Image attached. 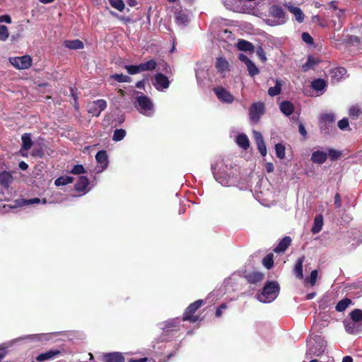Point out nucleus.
Segmentation results:
<instances>
[{"label": "nucleus", "mask_w": 362, "mask_h": 362, "mask_svg": "<svg viewBox=\"0 0 362 362\" xmlns=\"http://www.w3.org/2000/svg\"><path fill=\"white\" fill-rule=\"evenodd\" d=\"M262 264L267 269H270L274 265L273 255L269 253L267 255L262 259Z\"/></svg>", "instance_id": "46"}, {"label": "nucleus", "mask_w": 362, "mask_h": 362, "mask_svg": "<svg viewBox=\"0 0 362 362\" xmlns=\"http://www.w3.org/2000/svg\"><path fill=\"white\" fill-rule=\"evenodd\" d=\"M279 109L281 112L286 116L292 115L294 112L293 103L288 100L282 101L279 105Z\"/></svg>", "instance_id": "25"}, {"label": "nucleus", "mask_w": 362, "mask_h": 362, "mask_svg": "<svg viewBox=\"0 0 362 362\" xmlns=\"http://www.w3.org/2000/svg\"><path fill=\"white\" fill-rule=\"evenodd\" d=\"M211 169L214 179L223 187L236 186L240 182L239 169L228 158H218Z\"/></svg>", "instance_id": "1"}, {"label": "nucleus", "mask_w": 362, "mask_h": 362, "mask_svg": "<svg viewBox=\"0 0 362 362\" xmlns=\"http://www.w3.org/2000/svg\"><path fill=\"white\" fill-rule=\"evenodd\" d=\"M89 185V180L86 176H79L78 180L75 184V189L77 192H82V194H86L89 189L88 188V186Z\"/></svg>", "instance_id": "16"}, {"label": "nucleus", "mask_w": 362, "mask_h": 362, "mask_svg": "<svg viewBox=\"0 0 362 362\" xmlns=\"http://www.w3.org/2000/svg\"><path fill=\"white\" fill-rule=\"evenodd\" d=\"M60 354V351L59 350H49L45 353H42L39 354L36 357V361L37 362H45L46 361H49L56 356H59Z\"/></svg>", "instance_id": "20"}, {"label": "nucleus", "mask_w": 362, "mask_h": 362, "mask_svg": "<svg viewBox=\"0 0 362 362\" xmlns=\"http://www.w3.org/2000/svg\"><path fill=\"white\" fill-rule=\"evenodd\" d=\"M213 90L217 98L223 103L231 104L235 100V97L222 86L215 87Z\"/></svg>", "instance_id": "11"}, {"label": "nucleus", "mask_w": 362, "mask_h": 362, "mask_svg": "<svg viewBox=\"0 0 362 362\" xmlns=\"http://www.w3.org/2000/svg\"><path fill=\"white\" fill-rule=\"evenodd\" d=\"M305 257L302 256L298 258L296 265L294 267L293 272L296 275V278L299 279H303V264L304 262Z\"/></svg>", "instance_id": "26"}, {"label": "nucleus", "mask_w": 362, "mask_h": 362, "mask_svg": "<svg viewBox=\"0 0 362 362\" xmlns=\"http://www.w3.org/2000/svg\"><path fill=\"white\" fill-rule=\"evenodd\" d=\"M110 14L111 16H112L113 17L117 18H118L119 20H120L122 21H124V22H126V23L129 22V18L120 16L115 11H110Z\"/></svg>", "instance_id": "61"}, {"label": "nucleus", "mask_w": 362, "mask_h": 362, "mask_svg": "<svg viewBox=\"0 0 362 362\" xmlns=\"http://www.w3.org/2000/svg\"><path fill=\"white\" fill-rule=\"evenodd\" d=\"M95 160L99 165L97 169L98 173H100L107 168L109 160L106 151H99L95 155Z\"/></svg>", "instance_id": "13"}, {"label": "nucleus", "mask_w": 362, "mask_h": 362, "mask_svg": "<svg viewBox=\"0 0 362 362\" xmlns=\"http://www.w3.org/2000/svg\"><path fill=\"white\" fill-rule=\"evenodd\" d=\"M153 86L158 90L162 91L169 87L170 81L166 76L159 73L155 76V82L153 83Z\"/></svg>", "instance_id": "14"}, {"label": "nucleus", "mask_w": 362, "mask_h": 362, "mask_svg": "<svg viewBox=\"0 0 362 362\" xmlns=\"http://www.w3.org/2000/svg\"><path fill=\"white\" fill-rule=\"evenodd\" d=\"M74 182V177L71 176H61L54 181L56 186H64Z\"/></svg>", "instance_id": "41"}, {"label": "nucleus", "mask_w": 362, "mask_h": 362, "mask_svg": "<svg viewBox=\"0 0 362 362\" xmlns=\"http://www.w3.org/2000/svg\"><path fill=\"white\" fill-rule=\"evenodd\" d=\"M110 5L119 11H122L125 8V4L123 0H108Z\"/></svg>", "instance_id": "47"}, {"label": "nucleus", "mask_w": 362, "mask_h": 362, "mask_svg": "<svg viewBox=\"0 0 362 362\" xmlns=\"http://www.w3.org/2000/svg\"><path fill=\"white\" fill-rule=\"evenodd\" d=\"M265 106L262 102H256L252 103L249 108V115L250 120L254 123H257L260 117L264 114Z\"/></svg>", "instance_id": "7"}, {"label": "nucleus", "mask_w": 362, "mask_h": 362, "mask_svg": "<svg viewBox=\"0 0 362 362\" xmlns=\"http://www.w3.org/2000/svg\"><path fill=\"white\" fill-rule=\"evenodd\" d=\"M361 110L356 106H352L349 109V116L353 119H358L361 114Z\"/></svg>", "instance_id": "53"}, {"label": "nucleus", "mask_w": 362, "mask_h": 362, "mask_svg": "<svg viewBox=\"0 0 362 362\" xmlns=\"http://www.w3.org/2000/svg\"><path fill=\"white\" fill-rule=\"evenodd\" d=\"M306 358H311L314 356H320L326 349V341L320 335L310 336L307 339Z\"/></svg>", "instance_id": "2"}, {"label": "nucleus", "mask_w": 362, "mask_h": 362, "mask_svg": "<svg viewBox=\"0 0 362 362\" xmlns=\"http://www.w3.org/2000/svg\"><path fill=\"white\" fill-rule=\"evenodd\" d=\"M327 153V158L329 157L332 160L338 159L341 154L339 151L335 150L334 148H328Z\"/></svg>", "instance_id": "50"}, {"label": "nucleus", "mask_w": 362, "mask_h": 362, "mask_svg": "<svg viewBox=\"0 0 362 362\" xmlns=\"http://www.w3.org/2000/svg\"><path fill=\"white\" fill-rule=\"evenodd\" d=\"M9 62L17 69H27L32 65V58L29 55L10 57Z\"/></svg>", "instance_id": "9"}, {"label": "nucleus", "mask_w": 362, "mask_h": 362, "mask_svg": "<svg viewBox=\"0 0 362 362\" xmlns=\"http://www.w3.org/2000/svg\"><path fill=\"white\" fill-rule=\"evenodd\" d=\"M332 78L335 79L336 81H339L346 74V69L344 67H337L333 69L331 71Z\"/></svg>", "instance_id": "37"}, {"label": "nucleus", "mask_w": 362, "mask_h": 362, "mask_svg": "<svg viewBox=\"0 0 362 362\" xmlns=\"http://www.w3.org/2000/svg\"><path fill=\"white\" fill-rule=\"evenodd\" d=\"M203 300H197L194 303H191L185 310L182 317L183 321H190L195 322L198 320L199 317L194 316V313L202 305Z\"/></svg>", "instance_id": "8"}, {"label": "nucleus", "mask_w": 362, "mask_h": 362, "mask_svg": "<svg viewBox=\"0 0 362 362\" xmlns=\"http://www.w3.org/2000/svg\"><path fill=\"white\" fill-rule=\"evenodd\" d=\"M22 145L20 152L23 156H25L26 153L23 151H28L33 146V141L31 139V134L29 133H25L21 136Z\"/></svg>", "instance_id": "19"}, {"label": "nucleus", "mask_w": 362, "mask_h": 362, "mask_svg": "<svg viewBox=\"0 0 362 362\" xmlns=\"http://www.w3.org/2000/svg\"><path fill=\"white\" fill-rule=\"evenodd\" d=\"M299 133L303 136L306 137L307 132L303 123L300 122L298 124Z\"/></svg>", "instance_id": "64"}, {"label": "nucleus", "mask_w": 362, "mask_h": 362, "mask_svg": "<svg viewBox=\"0 0 362 362\" xmlns=\"http://www.w3.org/2000/svg\"><path fill=\"white\" fill-rule=\"evenodd\" d=\"M140 67H141L140 64H139V65H126L124 66V68L127 71V72L132 75L136 74L141 72Z\"/></svg>", "instance_id": "49"}, {"label": "nucleus", "mask_w": 362, "mask_h": 362, "mask_svg": "<svg viewBox=\"0 0 362 362\" xmlns=\"http://www.w3.org/2000/svg\"><path fill=\"white\" fill-rule=\"evenodd\" d=\"M275 151L276 156L280 158L283 159L285 158V147L281 144H277L275 145Z\"/></svg>", "instance_id": "51"}, {"label": "nucleus", "mask_w": 362, "mask_h": 362, "mask_svg": "<svg viewBox=\"0 0 362 362\" xmlns=\"http://www.w3.org/2000/svg\"><path fill=\"white\" fill-rule=\"evenodd\" d=\"M110 78L119 83H130L132 81V78L130 76L122 74H112L110 75Z\"/></svg>", "instance_id": "39"}, {"label": "nucleus", "mask_w": 362, "mask_h": 362, "mask_svg": "<svg viewBox=\"0 0 362 362\" xmlns=\"http://www.w3.org/2000/svg\"><path fill=\"white\" fill-rule=\"evenodd\" d=\"M129 362H155V361L145 357V358H141L139 359L131 358L129 361Z\"/></svg>", "instance_id": "62"}, {"label": "nucleus", "mask_w": 362, "mask_h": 362, "mask_svg": "<svg viewBox=\"0 0 362 362\" xmlns=\"http://www.w3.org/2000/svg\"><path fill=\"white\" fill-rule=\"evenodd\" d=\"M317 64V61L311 57H308L307 62L302 66L303 71H308Z\"/></svg>", "instance_id": "48"}, {"label": "nucleus", "mask_w": 362, "mask_h": 362, "mask_svg": "<svg viewBox=\"0 0 362 362\" xmlns=\"http://www.w3.org/2000/svg\"><path fill=\"white\" fill-rule=\"evenodd\" d=\"M105 362H124V357L119 352H112L104 355Z\"/></svg>", "instance_id": "24"}, {"label": "nucleus", "mask_w": 362, "mask_h": 362, "mask_svg": "<svg viewBox=\"0 0 362 362\" xmlns=\"http://www.w3.org/2000/svg\"><path fill=\"white\" fill-rule=\"evenodd\" d=\"M317 275H318L317 270H316V269L313 270L310 273V276L307 277L305 279V281H304L305 286H307L309 284L310 286H313L316 283Z\"/></svg>", "instance_id": "42"}, {"label": "nucleus", "mask_w": 362, "mask_h": 362, "mask_svg": "<svg viewBox=\"0 0 362 362\" xmlns=\"http://www.w3.org/2000/svg\"><path fill=\"white\" fill-rule=\"evenodd\" d=\"M134 106L144 115L151 117L153 114V105L150 98L145 95L141 94L136 97Z\"/></svg>", "instance_id": "6"}, {"label": "nucleus", "mask_w": 362, "mask_h": 362, "mask_svg": "<svg viewBox=\"0 0 362 362\" xmlns=\"http://www.w3.org/2000/svg\"><path fill=\"white\" fill-rule=\"evenodd\" d=\"M48 334H30L27 335L23 337H20L18 339H15L13 341L9 342L10 344H13V342L25 339H37V340H49Z\"/></svg>", "instance_id": "36"}, {"label": "nucleus", "mask_w": 362, "mask_h": 362, "mask_svg": "<svg viewBox=\"0 0 362 362\" xmlns=\"http://www.w3.org/2000/svg\"><path fill=\"white\" fill-rule=\"evenodd\" d=\"M71 173L74 175H80L86 173L85 168L83 165L78 164L74 166Z\"/></svg>", "instance_id": "56"}, {"label": "nucleus", "mask_w": 362, "mask_h": 362, "mask_svg": "<svg viewBox=\"0 0 362 362\" xmlns=\"http://www.w3.org/2000/svg\"><path fill=\"white\" fill-rule=\"evenodd\" d=\"M64 46L70 49H81L84 47L83 42L80 40H65Z\"/></svg>", "instance_id": "30"}, {"label": "nucleus", "mask_w": 362, "mask_h": 362, "mask_svg": "<svg viewBox=\"0 0 362 362\" xmlns=\"http://www.w3.org/2000/svg\"><path fill=\"white\" fill-rule=\"evenodd\" d=\"M312 21L313 23H317L321 27H326L327 25V22L322 20L321 17L318 15L313 16L312 17Z\"/></svg>", "instance_id": "58"}, {"label": "nucleus", "mask_w": 362, "mask_h": 362, "mask_svg": "<svg viewBox=\"0 0 362 362\" xmlns=\"http://www.w3.org/2000/svg\"><path fill=\"white\" fill-rule=\"evenodd\" d=\"M348 126L349 121L346 118H343L338 122V127L341 130H344Z\"/></svg>", "instance_id": "60"}, {"label": "nucleus", "mask_w": 362, "mask_h": 362, "mask_svg": "<svg viewBox=\"0 0 362 362\" xmlns=\"http://www.w3.org/2000/svg\"><path fill=\"white\" fill-rule=\"evenodd\" d=\"M345 10L336 11L332 14L331 22L334 30H339L344 24L345 19Z\"/></svg>", "instance_id": "12"}, {"label": "nucleus", "mask_w": 362, "mask_h": 362, "mask_svg": "<svg viewBox=\"0 0 362 362\" xmlns=\"http://www.w3.org/2000/svg\"><path fill=\"white\" fill-rule=\"evenodd\" d=\"M126 136V131L122 129H116L114 131L112 140L115 141H119L122 140Z\"/></svg>", "instance_id": "45"}, {"label": "nucleus", "mask_w": 362, "mask_h": 362, "mask_svg": "<svg viewBox=\"0 0 362 362\" xmlns=\"http://www.w3.org/2000/svg\"><path fill=\"white\" fill-rule=\"evenodd\" d=\"M351 300L349 298H344L338 302L336 305L335 309L338 312H343L351 304Z\"/></svg>", "instance_id": "43"}, {"label": "nucleus", "mask_w": 362, "mask_h": 362, "mask_svg": "<svg viewBox=\"0 0 362 362\" xmlns=\"http://www.w3.org/2000/svg\"><path fill=\"white\" fill-rule=\"evenodd\" d=\"M189 19L187 14L180 11L175 13V22L179 25H186L188 23Z\"/></svg>", "instance_id": "38"}, {"label": "nucleus", "mask_w": 362, "mask_h": 362, "mask_svg": "<svg viewBox=\"0 0 362 362\" xmlns=\"http://www.w3.org/2000/svg\"><path fill=\"white\" fill-rule=\"evenodd\" d=\"M229 64L223 57H218L216 62V69L220 73H223L228 70Z\"/></svg>", "instance_id": "32"}, {"label": "nucleus", "mask_w": 362, "mask_h": 362, "mask_svg": "<svg viewBox=\"0 0 362 362\" xmlns=\"http://www.w3.org/2000/svg\"><path fill=\"white\" fill-rule=\"evenodd\" d=\"M334 205L336 208H339L341 206V197L338 193H337L334 196Z\"/></svg>", "instance_id": "63"}, {"label": "nucleus", "mask_w": 362, "mask_h": 362, "mask_svg": "<svg viewBox=\"0 0 362 362\" xmlns=\"http://www.w3.org/2000/svg\"><path fill=\"white\" fill-rule=\"evenodd\" d=\"M180 321L181 320L180 318L170 319L160 323L158 325L165 332H169L177 330Z\"/></svg>", "instance_id": "15"}, {"label": "nucleus", "mask_w": 362, "mask_h": 362, "mask_svg": "<svg viewBox=\"0 0 362 362\" xmlns=\"http://www.w3.org/2000/svg\"><path fill=\"white\" fill-rule=\"evenodd\" d=\"M282 83L279 79L275 80V86L270 87L268 90V94L271 97H274L279 95L281 92Z\"/></svg>", "instance_id": "34"}, {"label": "nucleus", "mask_w": 362, "mask_h": 362, "mask_svg": "<svg viewBox=\"0 0 362 362\" xmlns=\"http://www.w3.org/2000/svg\"><path fill=\"white\" fill-rule=\"evenodd\" d=\"M32 154L33 156L42 158L44 156V151L41 147H34Z\"/></svg>", "instance_id": "59"}, {"label": "nucleus", "mask_w": 362, "mask_h": 362, "mask_svg": "<svg viewBox=\"0 0 362 362\" xmlns=\"http://www.w3.org/2000/svg\"><path fill=\"white\" fill-rule=\"evenodd\" d=\"M13 180V178L11 173L3 171L0 173V185L4 187H8Z\"/></svg>", "instance_id": "27"}, {"label": "nucleus", "mask_w": 362, "mask_h": 362, "mask_svg": "<svg viewBox=\"0 0 362 362\" xmlns=\"http://www.w3.org/2000/svg\"><path fill=\"white\" fill-rule=\"evenodd\" d=\"M279 290L280 287L276 281H267L261 293L257 295V298L262 303H269L277 298Z\"/></svg>", "instance_id": "5"}, {"label": "nucleus", "mask_w": 362, "mask_h": 362, "mask_svg": "<svg viewBox=\"0 0 362 362\" xmlns=\"http://www.w3.org/2000/svg\"><path fill=\"white\" fill-rule=\"evenodd\" d=\"M245 277L249 283L255 284L262 281L264 278V274L262 272H253L246 274Z\"/></svg>", "instance_id": "22"}, {"label": "nucleus", "mask_w": 362, "mask_h": 362, "mask_svg": "<svg viewBox=\"0 0 362 362\" xmlns=\"http://www.w3.org/2000/svg\"><path fill=\"white\" fill-rule=\"evenodd\" d=\"M334 122V116L332 114H325L322 115L320 121V125L321 130H325L324 127L325 124H328L329 127H332Z\"/></svg>", "instance_id": "28"}, {"label": "nucleus", "mask_w": 362, "mask_h": 362, "mask_svg": "<svg viewBox=\"0 0 362 362\" xmlns=\"http://www.w3.org/2000/svg\"><path fill=\"white\" fill-rule=\"evenodd\" d=\"M257 55L263 62L267 60L266 54L264 49L261 46H258L255 50Z\"/></svg>", "instance_id": "57"}, {"label": "nucleus", "mask_w": 362, "mask_h": 362, "mask_svg": "<svg viewBox=\"0 0 362 362\" xmlns=\"http://www.w3.org/2000/svg\"><path fill=\"white\" fill-rule=\"evenodd\" d=\"M247 69L248 71V74L250 76L253 77L257 75L259 73V69L255 64L252 61H250L247 65Z\"/></svg>", "instance_id": "44"}, {"label": "nucleus", "mask_w": 362, "mask_h": 362, "mask_svg": "<svg viewBox=\"0 0 362 362\" xmlns=\"http://www.w3.org/2000/svg\"><path fill=\"white\" fill-rule=\"evenodd\" d=\"M254 139L257 148L262 156L267 154V148L262 134L257 131H253Z\"/></svg>", "instance_id": "18"}, {"label": "nucleus", "mask_w": 362, "mask_h": 362, "mask_svg": "<svg viewBox=\"0 0 362 362\" xmlns=\"http://www.w3.org/2000/svg\"><path fill=\"white\" fill-rule=\"evenodd\" d=\"M107 102L103 99L94 100L88 105V112L93 116L98 117L106 109Z\"/></svg>", "instance_id": "10"}, {"label": "nucleus", "mask_w": 362, "mask_h": 362, "mask_svg": "<svg viewBox=\"0 0 362 362\" xmlns=\"http://www.w3.org/2000/svg\"><path fill=\"white\" fill-rule=\"evenodd\" d=\"M323 217L321 214L317 215L314 219L312 232L314 234L318 233L322 228Z\"/></svg>", "instance_id": "33"}, {"label": "nucleus", "mask_w": 362, "mask_h": 362, "mask_svg": "<svg viewBox=\"0 0 362 362\" xmlns=\"http://www.w3.org/2000/svg\"><path fill=\"white\" fill-rule=\"evenodd\" d=\"M42 203L43 204L47 203L46 199H42V200L39 198H33L30 199H24L23 204L24 205H29V204H40Z\"/></svg>", "instance_id": "54"}, {"label": "nucleus", "mask_w": 362, "mask_h": 362, "mask_svg": "<svg viewBox=\"0 0 362 362\" xmlns=\"http://www.w3.org/2000/svg\"><path fill=\"white\" fill-rule=\"evenodd\" d=\"M327 86L326 81L322 78H317L311 83V87L316 91H323Z\"/></svg>", "instance_id": "35"}, {"label": "nucleus", "mask_w": 362, "mask_h": 362, "mask_svg": "<svg viewBox=\"0 0 362 362\" xmlns=\"http://www.w3.org/2000/svg\"><path fill=\"white\" fill-rule=\"evenodd\" d=\"M268 18L264 22L269 26H277L285 24L288 21V16L281 6L272 5L268 10Z\"/></svg>", "instance_id": "4"}, {"label": "nucleus", "mask_w": 362, "mask_h": 362, "mask_svg": "<svg viewBox=\"0 0 362 362\" xmlns=\"http://www.w3.org/2000/svg\"><path fill=\"white\" fill-rule=\"evenodd\" d=\"M141 70L142 71H152L157 67V63L154 59H150L144 63H141Z\"/></svg>", "instance_id": "40"}, {"label": "nucleus", "mask_w": 362, "mask_h": 362, "mask_svg": "<svg viewBox=\"0 0 362 362\" xmlns=\"http://www.w3.org/2000/svg\"><path fill=\"white\" fill-rule=\"evenodd\" d=\"M302 40L304 42H305L308 45H314V40L313 38L311 37V35L306 32H304L302 33L301 35Z\"/></svg>", "instance_id": "55"}, {"label": "nucleus", "mask_w": 362, "mask_h": 362, "mask_svg": "<svg viewBox=\"0 0 362 362\" xmlns=\"http://www.w3.org/2000/svg\"><path fill=\"white\" fill-rule=\"evenodd\" d=\"M235 141L237 144L243 149L246 150L250 146L248 137L245 134H240L237 136Z\"/></svg>", "instance_id": "31"}, {"label": "nucleus", "mask_w": 362, "mask_h": 362, "mask_svg": "<svg viewBox=\"0 0 362 362\" xmlns=\"http://www.w3.org/2000/svg\"><path fill=\"white\" fill-rule=\"evenodd\" d=\"M237 48L240 51H245V52H254L255 51V47L254 45L245 40H239L237 43Z\"/></svg>", "instance_id": "29"}, {"label": "nucleus", "mask_w": 362, "mask_h": 362, "mask_svg": "<svg viewBox=\"0 0 362 362\" xmlns=\"http://www.w3.org/2000/svg\"><path fill=\"white\" fill-rule=\"evenodd\" d=\"M9 37V33L7 27L0 25V41L5 42Z\"/></svg>", "instance_id": "52"}, {"label": "nucleus", "mask_w": 362, "mask_h": 362, "mask_svg": "<svg viewBox=\"0 0 362 362\" xmlns=\"http://www.w3.org/2000/svg\"><path fill=\"white\" fill-rule=\"evenodd\" d=\"M291 238L289 236H285L280 240L277 246L274 248V251L276 253H283L291 245Z\"/></svg>", "instance_id": "23"}, {"label": "nucleus", "mask_w": 362, "mask_h": 362, "mask_svg": "<svg viewBox=\"0 0 362 362\" xmlns=\"http://www.w3.org/2000/svg\"><path fill=\"white\" fill-rule=\"evenodd\" d=\"M327 159V153L323 151H315L311 155V160L313 163L322 164Z\"/></svg>", "instance_id": "21"}, {"label": "nucleus", "mask_w": 362, "mask_h": 362, "mask_svg": "<svg viewBox=\"0 0 362 362\" xmlns=\"http://www.w3.org/2000/svg\"><path fill=\"white\" fill-rule=\"evenodd\" d=\"M349 318L344 321L345 330L351 334L362 331V310L354 309L349 313Z\"/></svg>", "instance_id": "3"}, {"label": "nucleus", "mask_w": 362, "mask_h": 362, "mask_svg": "<svg viewBox=\"0 0 362 362\" xmlns=\"http://www.w3.org/2000/svg\"><path fill=\"white\" fill-rule=\"evenodd\" d=\"M284 6L288 11L295 16L296 20L298 23H303L305 18V15L303 11L298 6H295L291 3L285 4Z\"/></svg>", "instance_id": "17"}]
</instances>
